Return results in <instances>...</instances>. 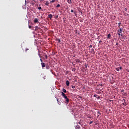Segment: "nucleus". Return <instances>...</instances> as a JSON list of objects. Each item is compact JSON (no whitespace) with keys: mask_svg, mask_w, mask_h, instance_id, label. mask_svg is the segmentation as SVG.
I'll list each match as a JSON object with an SVG mask.
<instances>
[{"mask_svg":"<svg viewBox=\"0 0 129 129\" xmlns=\"http://www.w3.org/2000/svg\"><path fill=\"white\" fill-rule=\"evenodd\" d=\"M61 93L62 96H63L64 99L67 98V96H66V94H65V93H64L63 92H61Z\"/></svg>","mask_w":129,"mask_h":129,"instance_id":"nucleus-1","label":"nucleus"},{"mask_svg":"<svg viewBox=\"0 0 129 129\" xmlns=\"http://www.w3.org/2000/svg\"><path fill=\"white\" fill-rule=\"evenodd\" d=\"M119 69H120V70H121L122 69V67H120L119 68H116V69H115L116 71H119Z\"/></svg>","mask_w":129,"mask_h":129,"instance_id":"nucleus-2","label":"nucleus"},{"mask_svg":"<svg viewBox=\"0 0 129 129\" xmlns=\"http://www.w3.org/2000/svg\"><path fill=\"white\" fill-rule=\"evenodd\" d=\"M39 21L37 18H35L34 20V24H36V23H38Z\"/></svg>","mask_w":129,"mask_h":129,"instance_id":"nucleus-3","label":"nucleus"},{"mask_svg":"<svg viewBox=\"0 0 129 129\" xmlns=\"http://www.w3.org/2000/svg\"><path fill=\"white\" fill-rule=\"evenodd\" d=\"M40 30V27H38L37 26H35V31H36V32H37V31Z\"/></svg>","mask_w":129,"mask_h":129,"instance_id":"nucleus-4","label":"nucleus"},{"mask_svg":"<svg viewBox=\"0 0 129 129\" xmlns=\"http://www.w3.org/2000/svg\"><path fill=\"white\" fill-rule=\"evenodd\" d=\"M75 61H76V63H81V61H80V60L79 59H75Z\"/></svg>","mask_w":129,"mask_h":129,"instance_id":"nucleus-5","label":"nucleus"},{"mask_svg":"<svg viewBox=\"0 0 129 129\" xmlns=\"http://www.w3.org/2000/svg\"><path fill=\"white\" fill-rule=\"evenodd\" d=\"M70 84V82H69V81H68V80L66 81V85H67V86H69Z\"/></svg>","mask_w":129,"mask_h":129,"instance_id":"nucleus-6","label":"nucleus"},{"mask_svg":"<svg viewBox=\"0 0 129 129\" xmlns=\"http://www.w3.org/2000/svg\"><path fill=\"white\" fill-rule=\"evenodd\" d=\"M75 127L76 129H80L81 128V127H80V126H79V125H77L75 126Z\"/></svg>","mask_w":129,"mask_h":129,"instance_id":"nucleus-7","label":"nucleus"},{"mask_svg":"<svg viewBox=\"0 0 129 129\" xmlns=\"http://www.w3.org/2000/svg\"><path fill=\"white\" fill-rule=\"evenodd\" d=\"M41 64L42 66V68H44V67H45L46 66L45 63L44 62H41Z\"/></svg>","mask_w":129,"mask_h":129,"instance_id":"nucleus-8","label":"nucleus"},{"mask_svg":"<svg viewBox=\"0 0 129 129\" xmlns=\"http://www.w3.org/2000/svg\"><path fill=\"white\" fill-rule=\"evenodd\" d=\"M122 28H120L119 30H118V33H120V34H121V32H122Z\"/></svg>","mask_w":129,"mask_h":129,"instance_id":"nucleus-9","label":"nucleus"},{"mask_svg":"<svg viewBox=\"0 0 129 129\" xmlns=\"http://www.w3.org/2000/svg\"><path fill=\"white\" fill-rule=\"evenodd\" d=\"M55 41H56V42H58V43H60V42H61V40H60V39L59 38H56Z\"/></svg>","mask_w":129,"mask_h":129,"instance_id":"nucleus-10","label":"nucleus"},{"mask_svg":"<svg viewBox=\"0 0 129 129\" xmlns=\"http://www.w3.org/2000/svg\"><path fill=\"white\" fill-rule=\"evenodd\" d=\"M48 18L49 19H51L52 18H53V15L52 14L48 15Z\"/></svg>","mask_w":129,"mask_h":129,"instance_id":"nucleus-11","label":"nucleus"},{"mask_svg":"<svg viewBox=\"0 0 129 129\" xmlns=\"http://www.w3.org/2000/svg\"><path fill=\"white\" fill-rule=\"evenodd\" d=\"M65 99H66V102L68 103V102H69V99L68 98V97H67V98H65Z\"/></svg>","mask_w":129,"mask_h":129,"instance_id":"nucleus-12","label":"nucleus"},{"mask_svg":"<svg viewBox=\"0 0 129 129\" xmlns=\"http://www.w3.org/2000/svg\"><path fill=\"white\" fill-rule=\"evenodd\" d=\"M62 92H63V93H66V92H67V91H66V89L63 88V89H62Z\"/></svg>","mask_w":129,"mask_h":129,"instance_id":"nucleus-13","label":"nucleus"},{"mask_svg":"<svg viewBox=\"0 0 129 129\" xmlns=\"http://www.w3.org/2000/svg\"><path fill=\"white\" fill-rule=\"evenodd\" d=\"M67 2L70 4H72V1L71 0H67Z\"/></svg>","mask_w":129,"mask_h":129,"instance_id":"nucleus-14","label":"nucleus"},{"mask_svg":"<svg viewBox=\"0 0 129 129\" xmlns=\"http://www.w3.org/2000/svg\"><path fill=\"white\" fill-rule=\"evenodd\" d=\"M45 6H49V2L46 1V3H45Z\"/></svg>","mask_w":129,"mask_h":129,"instance_id":"nucleus-15","label":"nucleus"},{"mask_svg":"<svg viewBox=\"0 0 129 129\" xmlns=\"http://www.w3.org/2000/svg\"><path fill=\"white\" fill-rule=\"evenodd\" d=\"M110 37H111V35H110V34H108L107 39H109V38H110Z\"/></svg>","mask_w":129,"mask_h":129,"instance_id":"nucleus-16","label":"nucleus"},{"mask_svg":"<svg viewBox=\"0 0 129 129\" xmlns=\"http://www.w3.org/2000/svg\"><path fill=\"white\" fill-rule=\"evenodd\" d=\"M122 104L124 105V106H126V105H127V104H126V102H124Z\"/></svg>","mask_w":129,"mask_h":129,"instance_id":"nucleus-17","label":"nucleus"},{"mask_svg":"<svg viewBox=\"0 0 129 129\" xmlns=\"http://www.w3.org/2000/svg\"><path fill=\"white\" fill-rule=\"evenodd\" d=\"M56 100L57 101L58 104H59V105H61V103L60 102H59V100H58V99H56Z\"/></svg>","mask_w":129,"mask_h":129,"instance_id":"nucleus-18","label":"nucleus"},{"mask_svg":"<svg viewBox=\"0 0 129 129\" xmlns=\"http://www.w3.org/2000/svg\"><path fill=\"white\" fill-rule=\"evenodd\" d=\"M118 28H120V25H121V23L119 22L118 23Z\"/></svg>","mask_w":129,"mask_h":129,"instance_id":"nucleus-19","label":"nucleus"},{"mask_svg":"<svg viewBox=\"0 0 129 129\" xmlns=\"http://www.w3.org/2000/svg\"><path fill=\"white\" fill-rule=\"evenodd\" d=\"M74 14L75 16H77V13L76 11H75L74 12Z\"/></svg>","mask_w":129,"mask_h":129,"instance_id":"nucleus-20","label":"nucleus"},{"mask_svg":"<svg viewBox=\"0 0 129 129\" xmlns=\"http://www.w3.org/2000/svg\"><path fill=\"white\" fill-rule=\"evenodd\" d=\"M55 2H56V0H52L50 3H55Z\"/></svg>","mask_w":129,"mask_h":129,"instance_id":"nucleus-21","label":"nucleus"},{"mask_svg":"<svg viewBox=\"0 0 129 129\" xmlns=\"http://www.w3.org/2000/svg\"><path fill=\"white\" fill-rule=\"evenodd\" d=\"M60 7H61L60 6V4H58L57 6H56V8H60Z\"/></svg>","mask_w":129,"mask_h":129,"instance_id":"nucleus-22","label":"nucleus"},{"mask_svg":"<svg viewBox=\"0 0 129 129\" xmlns=\"http://www.w3.org/2000/svg\"><path fill=\"white\" fill-rule=\"evenodd\" d=\"M91 51H92L93 53H94V49L92 48V49H91Z\"/></svg>","mask_w":129,"mask_h":129,"instance_id":"nucleus-23","label":"nucleus"},{"mask_svg":"<svg viewBox=\"0 0 129 129\" xmlns=\"http://www.w3.org/2000/svg\"><path fill=\"white\" fill-rule=\"evenodd\" d=\"M125 16H129V12L128 13H125Z\"/></svg>","mask_w":129,"mask_h":129,"instance_id":"nucleus-24","label":"nucleus"},{"mask_svg":"<svg viewBox=\"0 0 129 129\" xmlns=\"http://www.w3.org/2000/svg\"><path fill=\"white\" fill-rule=\"evenodd\" d=\"M118 35H119V36H122V33H118Z\"/></svg>","mask_w":129,"mask_h":129,"instance_id":"nucleus-25","label":"nucleus"},{"mask_svg":"<svg viewBox=\"0 0 129 129\" xmlns=\"http://www.w3.org/2000/svg\"><path fill=\"white\" fill-rule=\"evenodd\" d=\"M38 10H42V7H39L38 8Z\"/></svg>","mask_w":129,"mask_h":129,"instance_id":"nucleus-26","label":"nucleus"},{"mask_svg":"<svg viewBox=\"0 0 129 129\" xmlns=\"http://www.w3.org/2000/svg\"><path fill=\"white\" fill-rule=\"evenodd\" d=\"M45 57L46 59H47L48 56H47V55H45Z\"/></svg>","mask_w":129,"mask_h":129,"instance_id":"nucleus-27","label":"nucleus"},{"mask_svg":"<svg viewBox=\"0 0 129 129\" xmlns=\"http://www.w3.org/2000/svg\"><path fill=\"white\" fill-rule=\"evenodd\" d=\"M72 88H73V89L75 88V86H72Z\"/></svg>","mask_w":129,"mask_h":129,"instance_id":"nucleus-28","label":"nucleus"},{"mask_svg":"<svg viewBox=\"0 0 129 129\" xmlns=\"http://www.w3.org/2000/svg\"><path fill=\"white\" fill-rule=\"evenodd\" d=\"M29 29H31L32 28V26L29 25Z\"/></svg>","mask_w":129,"mask_h":129,"instance_id":"nucleus-29","label":"nucleus"},{"mask_svg":"<svg viewBox=\"0 0 129 129\" xmlns=\"http://www.w3.org/2000/svg\"><path fill=\"white\" fill-rule=\"evenodd\" d=\"M50 68L49 67V66H46V69H49Z\"/></svg>","mask_w":129,"mask_h":129,"instance_id":"nucleus-30","label":"nucleus"},{"mask_svg":"<svg viewBox=\"0 0 129 129\" xmlns=\"http://www.w3.org/2000/svg\"><path fill=\"white\" fill-rule=\"evenodd\" d=\"M92 122H93V121H91V122H90L89 124H91V123H92Z\"/></svg>","mask_w":129,"mask_h":129,"instance_id":"nucleus-31","label":"nucleus"},{"mask_svg":"<svg viewBox=\"0 0 129 129\" xmlns=\"http://www.w3.org/2000/svg\"><path fill=\"white\" fill-rule=\"evenodd\" d=\"M89 48H92V45H90L89 46Z\"/></svg>","mask_w":129,"mask_h":129,"instance_id":"nucleus-32","label":"nucleus"},{"mask_svg":"<svg viewBox=\"0 0 129 129\" xmlns=\"http://www.w3.org/2000/svg\"><path fill=\"white\" fill-rule=\"evenodd\" d=\"M40 61H41V63H43V60H42V58H40Z\"/></svg>","mask_w":129,"mask_h":129,"instance_id":"nucleus-33","label":"nucleus"},{"mask_svg":"<svg viewBox=\"0 0 129 129\" xmlns=\"http://www.w3.org/2000/svg\"><path fill=\"white\" fill-rule=\"evenodd\" d=\"M71 13H74V11H73V10H71Z\"/></svg>","mask_w":129,"mask_h":129,"instance_id":"nucleus-34","label":"nucleus"},{"mask_svg":"<svg viewBox=\"0 0 129 129\" xmlns=\"http://www.w3.org/2000/svg\"><path fill=\"white\" fill-rule=\"evenodd\" d=\"M99 85H100V86H102V84H99Z\"/></svg>","mask_w":129,"mask_h":129,"instance_id":"nucleus-35","label":"nucleus"},{"mask_svg":"<svg viewBox=\"0 0 129 129\" xmlns=\"http://www.w3.org/2000/svg\"><path fill=\"white\" fill-rule=\"evenodd\" d=\"M124 11H127V9L125 8V9H124Z\"/></svg>","mask_w":129,"mask_h":129,"instance_id":"nucleus-36","label":"nucleus"},{"mask_svg":"<svg viewBox=\"0 0 129 129\" xmlns=\"http://www.w3.org/2000/svg\"><path fill=\"white\" fill-rule=\"evenodd\" d=\"M28 50H29V49H26V50H25V51H26V52H27V51H28Z\"/></svg>","mask_w":129,"mask_h":129,"instance_id":"nucleus-37","label":"nucleus"},{"mask_svg":"<svg viewBox=\"0 0 129 129\" xmlns=\"http://www.w3.org/2000/svg\"><path fill=\"white\" fill-rule=\"evenodd\" d=\"M97 95H94V97H96Z\"/></svg>","mask_w":129,"mask_h":129,"instance_id":"nucleus-38","label":"nucleus"},{"mask_svg":"<svg viewBox=\"0 0 129 129\" xmlns=\"http://www.w3.org/2000/svg\"><path fill=\"white\" fill-rule=\"evenodd\" d=\"M123 100L124 102H125V99H123Z\"/></svg>","mask_w":129,"mask_h":129,"instance_id":"nucleus-39","label":"nucleus"},{"mask_svg":"<svg viewBox=\"0 0 129 129\" xmlns=\"http://www.w3.org/2000/svg\"><path fill=\"white\" fill-rule=\"evenodd\" d=\"M95 125H96L97 124V123H95Z\"/></svg>","mask_w":129,"mask_h":129,"instance_id":"nucleus-40","label":"nucleus"},{"mask_svg":"<svg viewBox=\"0 0 129 129\" xmlns=\"http://www.w3.org/2000/svg\"><path fill=\"white\" fill-rule=\"evenodd\" d=\"M26 3H27V1H26V0H25V4H26Z\"/></svg>","mask_w":129,"mask_h":129,"instance_id":"nucleus-41","label":"nucleus"},{"mask_svg":"<svg viewBox=\"0 0 129 129\" xmlns=\"http://www.w3.org/2000/svg\"><path fill=\"white\" fill-rule=\"evenodd\" d=\"M97 113H99V111H98V112H97Z\"/></svg>","mask_w":129,"mask_h":129,"instance_id":"nucleus-42","label":"nucleus"},{"mask_svg":"<svg viewBox=\"0 0 129 129\" xmlns=\"http://www.w3.org/2000/svg\"><path fill=\"white\" fill-rule=\"evenodd\" d=\"M79 123L80 124V122H79Z\"/></svg>","mask_w":129,"mask_h":129,"instance_id":"nucleus-43","label":"nucleus"},{"mask_svg":"<svg viewBox=\"0 0 129 129\" xmlns=\"http://www.w3.org/2000/svg\"><path fill=\"white\" fill-rule=\"evenodd\" d=\"M39 57H41V56H40V55H39Z\"/></svg>","mask_w":129,"mask_h":129,"instance_id":"nucleus-44","label":"nucleus"},{"mask_svg":"<svg viewBox=\"0 0 129 129\" xmlns=\"http://www.w3.org/2000/svg\"><path fill=\"white\" fill-rule=\"evenodd\" d=\"M110 101H112L111 100H110Z\"/></svg>","mask_w":129,"mask_h":129,"instance_id":"nucleus-45","label":"nucleus"},{"mask_svg":"<svg viewBox=\"0 0 129 129\" xmlns=\"http://www.w3.org/2000/svg\"><path fill=\"white\" fill-rule=\"evenodd\" d=\"M40 1H43V0H40Z\"/></svg>","mask_w":129,"mask_h":129,"instance_id":"nucleus-46","label":"nucleus"},{"mask_svg":"<svg viewBox=\"0 0 129 129\" xmlns=\"http://www.w3.org/2000/svg\"><path fill=\"white\" fill-rule=\"evenodd\" d=\"M116 45H117V43H116Z\"/></svg>","mask_w":129,"mask_h":129,"instance_id":"nucleus-47","label":"nucleus"}]
</instances>
